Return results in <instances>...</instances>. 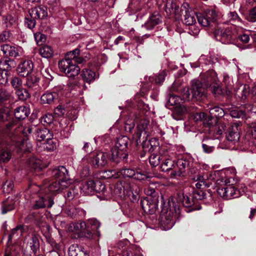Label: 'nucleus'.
<instances>
[{
    "label": "nucleus",
    "mask_w": 256,
    "mask_h": 256,
    "mask_svg": "<svg viewBox=\"0 0 256 256\" xmlns=\"http://www.w3.org/2000/svg\"><path fill=\"white\" fill-rule=\"evenodd\" d=\"M46 186V185L44 184L40 188L38 186L34 185L30 187V190L38 192V194L34 195V197H33V200H32V207L34 209H38L45 207L50 208L52 206L54 203V200L52 197L49 196L48 194H54L48 190Z\"/></svg>",
    "instance_id": "f257e3e1"
},
{
    "label": "nucleus",
    "mask_w": 256,
    "mask_h": 256,
    "mask_svg": "<svg viewBox=\"0 0 256 256\" xmlns=\"http://www.w3.org/2000/svg\"><path fill=\"white\" fill-rule=\"evenodd\" d=\"M215 174L220 176V178L216 180L218 184L220 185L217 188L218 194L225 200L238 198L240 196L238 190L230 183V180L224 176V174L222 172H216Z\"/></svg>",
    "instance_id": "7ed1b4c3"
},
{
    "label": "nucleus",
    "mask_w": 256,
    "mask_h": 256,
    "mask_svg": "<svg viewBox=\"0 0 256 256\" xmlns=\"http://www.w3.org/2000/svg\"><path fill=\"white\" fill-rule=\"evenodd\" d=\"M33 68L34 65L31 60H25L19 64L17 68V72L20 76L26 77L32 72Z\"/></svg>",
    "instance_id": "5701e85b"
},
{
    "label": "nucleus",
    "mask_w": 256,
    "mask_h": 256,
    "mask_svg": "<svg viewBox=\"0 0 256 256\" xmlns=\"http://www.w3.org/2000/svg\"><path fill=\"white\" fill-rule=\"evenodd\" d=\"M178 199L185 207H191L196 204L194 199L191 200L190 196L184 192H179L178 194Z\"/></svg>",
    "instance_id": "4c0bfd02"
},
{
    "label": "nucleus",
    "mask_w": 256,
    "mask_h": 256,
    "mask_svg": "<svg viewBox=\"0 0 256 256\" xmlns=\"http://www.w3.org/2000/svg\"><path fill=\"white\" fill-rule=\"evenodd\" d=\"M226 138L228 141L234 142V143L238 140L240 134L236 126H232V129L229 130Z\"/></svg>",
    "instance_id": "a18cd8bd"
},
{
    "label": "nucleus",
    "mask_w": 256,
    "mask_h": 256,
    "mask_svg": "<svg viewBox=\"0 0 256 256\" xmlns=\"http://www.w3.org/2000/svg\"><path fill=\"white\" fill-rule=\"evenodd\" d=\"M58 68L61 72L69 78H73L78 74L80 68L71 59H62L58 62Z\"/></svg>",
    "instance_id": "1a4fd4ad"
},
{
    "label": "nucleus",
    "mask_w": 256,
    "mask_h": 256,
    "mask_svg": "<svg viewBox=\"0 0 256 256\" xmlns=\"http://www.w3.org/2000/svg\"><path fill=\"white\" fill-rule=\"evenodd\" d=\"M162 17L158 12H154L149 18L148 20L142 26L146 30L153 29L156 25L162 22Z\"/></svg>",
    "instance_id": "bb28decb"
},
{
    "label": "nucleus",
    "mask_w": 256,
    "mask_h": 256,
    "mask_svg": "<svg viewBox=\"0 0 256 256\" xmlns=\"http://www.w3.org/2000/svg\"><path fill=\"white\" fill-rule=\"evenodd\" d=\"M87 225L88 228L90 226L92 230H96V234L100 236V232L98 230V229L100 226V223L96 219L93 218L88 220Z\"/></svg>",
    "instance_id": "864d4df0"
},
{
    "label": "nucleus",
    "mask_w": 256,
    "mask_h": 256,
    "mask_svg": "<svg viewBox=\"0 0 256 256\" xmlns=\"http://www.w3.org/2000/svg\"><path fill=\"white\" fill-rule=\"evenodd\" d=\"M30 113V110L28 108L22 106L15 109L14 114L16 119L22 120L27 118Z\"/></svg>",
    "instance_id": "c9c22d12"
},
{
    "label": "nucleus",
    "mask_w": 256,
    "mask_h": 256,
    "mask_svg": "<svg viewBox=\"0 0 256 256\" xmlns=\"http://www.w3.org/2000/svg\"><path fill=\"white\" fill-rule=\"evenodd\" d=\"M118 173V176H122L125 178H132L138 180H144L149 178L146 172L140 170H134L131 168H123L120 170Z\"/></svg>",
    "instance_id": "4468645a"
},
{
    "label": "nucleus",
    "mask_w": 256,
    "mask_h": 256,
    "mask_svg": "<svg viewBox=\"0 0 256 256\" xmlns=\"http://www.w3.org/2000/svg\"><path fill=\"white\" fill-rule=\"evenodd\" d=\"M182 100H184L183 98H182L174 94H170L168 100L167 105L168 106H176L180 104Z\"/></svg>",
    "instance_id": "8fccbe9b"
},
{
    "label": "nucleus",
    "mask_w": 256,
    "mask_h": 256,
    "mask_svg": "<svg viewBox=\"0 0 256 256\" xmlns=\"http://www.w3.org/2000/svg\"><path fill=\"white\" fill-rule=\"evenodd\" d=\"M46 142L44 143V148L48 151H53L56 149L58 146V142L56 140L52 138L46 140Z\"/></svg>",
    "instance_id": "09e8293b"
},
{
    "label": "nucleus",
    "mask_w": 256,
    "mask_h": 256,
    "mask_svg": "<svg viewBox=\"0 0 256 256\" xmlns=\"http://www.w3.org/2000/svg\"><path fill=\"white\" fill-rule=\"evenodd\" d=\"M89 161L87 156L84 157L80 162V165L78 167V169L81 170L83 168H84V172L82 173V176H86L88 174V167Z\"/></svg>",
    "instance_id": "3c124183"
},
{
    "label": "nucleus",
    "mask_w": 256,
    "mask_h": 256,
    "mask_svg": "<svg viewBox=\"0 0 256 256\" xmlns=\"http://www.w3.org/2000/svg\"><path fill=\"white\" fill-rule=\"evenodd\" d=\"M64 86H59L54 88L52 92L47 91L40 98L42 104H51L64 95Z\"/></svg>",
    "instance_id": "9b49d317"
},
{
    "label": "nucleus",
    "mask_w": 256,
    "mask_h": 256,
    "mask_svg": "<svg viewBox=\"0 0 256 256\" xmlns=\"http://www.w3.org/2000/svg\"><path fill=\"white\" fill-rule=\"evenodd\" d=\"M29 14L32 18L43 19L48 16L47 8L44 6L34 7L29 11Z\"/></svg>",
    "instance_id": "393cba45"
},
{
    "label": "nucleus",
    "mask_w": 256,
    "mask_h": 256,
    "mask_svg": "<svg viewBox=\"0 0 256 256\" xmlns=\"http://www.w3.org/2000/svg\"><path fill=\"white\" fill-rule=\"evenodd\" d=\"M14 184L10 180H6L2 186V189L4 193H10L13 188Z\"/></svg>",
    "instance_id": "338daca9"
},
{
    "label": "nucleus",
    "mask_w": 256,
    "mask_h": 256,
    "mask_svg": "<svg viewBox=\"0 0 256 256\" xmlns=\"http://www.w3.org/2000/svg\"><path fill=\"white\" fill-rule=\"evenodd\" d=\"M10 73L8 71L0 70V84H6L8 81V77Z\"/></svg>",
    "instance_id": "69168bd1"
},
{
    "label": "nucleus",
    "mask_w": 256,
    "mask_h": 256,
    "mask_svg": "<svg viewBox=\"0 0 256 256\" xmlns=\"http://www.w3.org/2000/svg\"><path fill=\"white\" fill-rule=\"evenodd\" d=\"M54 120V116L52 114H46L42 118V123L44 125H48L52 123Z\"/></svg>",
    "instance_id": "774afa93"
},
{
    "label": "nucleus",
    "mask_w": 256,
    "mask_h": 256,
    "mask_svg": "<svg viewBox=\"0 0 256 256\" xmlns=\"http://www.w3.org/2000/svg\"><path fill=\"white\" fill-rule=\"evenodd\" d=\"M28 164L30 168L35 170L41 169L43 168L42 161L34 156L31 157L28 159Z\"/></svg>",
    "instance_id": "c03bdc74"
},
{
    "label": "nucleus",
    "mask_w": 256,
    "mask_h": 256,
    "mask_svg": "<svg viewBox=\"0 0 256 256\" xmlns=\"http://www.w3.org/2000/svg\"><path fill=\"white\" fill-rule=\"evenodd\" d=\"M223 82L226 88L230 93L234 86V82L232 78L227 73L224 72L223 74Z\"/></svg>",
    "instance_id": "603ef678"
},
{
    "label": "nucleus",
    "mask_w": 256,
    "mask_h": 256,
    "mask_svg": "<svg viewBox=\"0 0 256 256\" xmlns=\"http://www.w3.org/2000/svg\"><path fill=\"white\" fill-rule=\"evenodd\" d=\"M40 78L34 75L26 76L25 85L28 88L32 90H37L39 88Z\"/></svg>",
    "instance_id": "7c9ffc66"
},
{
    "label": "nucleus",
    "mask_w": 256,
    "mask_h": 256,
    "mask_svg": "<svg viewBox=\"0 0 256 256\" xmlns=\"http://www.w3.org/2000/svg\"><path fill=\"white\" fill-rule=\"evenodd\" d=\"M173 214V212L170 210L166 212L162 210L160 218V224L162 229L167 230L172 228L175 223Z\"/></svg>",
    "instance_id": "dca6fc26"
},
{
    "label": "nucleus",
    "mask_w": 256,
    "mask_h": 256,
    "mask_svg": "<svg viewBox=\"0 0 256 256\" xmlns=\"http://www.w3.org/2000/svg\"><path fill=\"white\" fill-rule=\"evenodd\" d=\"M26 228L22 225H18L12 228L8 235V241L12 242V240H17L22 236Z\"/></svg>",
    "instance_id": "c85d7f7f"
},
{
    "label": "nucleus",
    "mask_w": 256,
    "mask_h": 256,
    "mask_svg": "<svg viewBox=\"0 0 256 256\" xmlns=\"http://www.w3.org/2000/svg\"><path fill=\"white\" fill-rule=\"evenodd\" d=\"M225 110L228 112L230 116L234 118H244L246 116V112L241 108L232 106H228Z\"/></svg>",
    "instance_id": "c756f323"
},
{
    "label": "nucleus",
    "mask_w": 256,
    "mask_h": 256,
    "mask_svg": "<svg viewBox=\"0 0 256 256\" xmlns=\"http://www.w3.org/2000/svg\"><path fill=\"white\" fill-rule=\"evenodd\" d=\"M209 112L210 116H208V120L212 118L216 119V120L218 118L222 117L227 112L226 110H224L218 106L210 108Z\"/></svg>",
    "instance_id": "72a5a7b5"
},
{
    "label": "nucleus",
    "mask_w": 256,
    "mask_h": 256,
    "mask_svg": "<svg viewBox=\"0 0 256 256\" xmlns=\"http://www.w3.org/2000/svg\"><path fill=\"white\" fill-rule=\"evenodd\" d=\"M188 4H183L180 8L182 14L184 15V19L183 22L186 25H192L196 22L195 12L188 8Z\"/></svg>",
    "instance_id": "a211bd4d"
},
{
    "label": "nucleus",
    "mask_w": 256,
    "mask_h": 256,
    "mask_svg": "<svg viewBox=\"0 0 256 256\" xmlns=\"http://www.w3.org/2000/svg\"><path fill=\"white\" fill-rule=\"evenodd\" d=\"M160 168L163 172H168L172 170H174V162L168 156H162Z\"/></svg>",
    "instance_id": "f704fd0d"
},
{
    "label": "nucleus",
    "mask_w": 256,
    "mask_h": 256,
    "mask_svg": "<svg viewBox=\"0 0 256 256\" xmlns=\"http://www.w3.org/2000/svg\"><path fill=\"white\" fill-rule=\"evenodd\" d=\"M80 188L85 194H92L94 192H103L105 189V186L99 180H90L84 182Z\"/></svg>",
    "instance_id": "f8f14e48"
},
{
    "label": "nucleus",
    "mask_w": 256,
    "mask_h": 256,
    "mask_svg": "<svg viewBox=\"0 0 256 256\" xmlns=\"http://www.w3.org/2000/svg\"><path fill=\"white\" fill-rule=\"evenodd\" d=\"M0 50L6 56L16 58L23 54L22 48L18 46H10L8 44L2 45Z\"/></svg>",
    "instance_id": "f3484780"
},
{
    "label": "nucleus",
    "mask_w": 256,
    "mask_h": 256,
    "mask_svg": "<svg viewBox=\"0 0 256 256\" xmlns=\"http://www.w3.org/2000/svg\"><path fill=\"white\" fill-rule=\"evenodd\" d=\"M20 250L15 246L8 248L6 250L4 256H19Z\"/></svg>",
    "instance_id": "052dcab7"
},
{
    "label": "nucleus",
    "mask_w": 256,
    "mask_h": 256,
    "mask_svg": "<svg viewBox=\"0 0 256 256\" xmlns=\"http://www.w3.org/2000/svg\"><path fill=\"white\" fill-rule=\"evenodd\" d=\"M162 156L160 154H152L149 158V162L150 165L154 167L158 166L162 160Z\"/></svg>",
    "instance_id": "5fc2aeb1"
},
{
    "label": "nucleus",
    "mask_w": 256,
    "mask_h": 256,
    "mask_svg": "<svg viewBox=\"0 0 256 256\" xmlns=\"http://www.w3.org/2000/svg\"><path fill=\"white\" fill-rule=\"evenodd\" d=\"M224 16L221 17L224 20L230 22L232 24V26H236V29L242 28V26L244 25V22L242 20L236 12H230L224 16V18H223Z\"/></svg>",
    "instance_id": "4be33fe9"
},
{
    "label": "nucleus",
    "mask_w": 256,
    "mask_h": 256,
    "mask_svg": "<svg viewBox=\"0 0 256 256\" xmlns=\"http://www.w3.org/2000/svg\"><path fill=\"white\" fill-rule=\"evenodd\" d=\"M74 227V230L75 231H80L82 233L86 228H88L87 224L84 222H78L74 223L72 224Z\"/></svg>",
    "instance_id": "680f3d73"
},
{
    "label": "nucleus",
    "mask_w": 256,
    "mask_h": 256,
    "mask_svg": "<svg viewBox=\"0 0 256 256\" xmlns=\"http://www.w3.org/2000/svg\"><path fill=\"white\" fill-rule=\"evenodd\" d=\"M204 142L202 144L204 151L206 153H210L214 151V147L211 145L212 140L206 139L203 140Z\"/></svg>",
    "instance_id": "6e6d98bb"
},
{
    "label": "nucleus",
    "mask_w": 256,
    "mask_h": 256,
    "mask_svg": "<svg viewBox=\"0 0 256 256\" xmlns=\"http://www.w3.org/2000/svg\"><path fill=\"white\" fill-rule=\"evenodd\" d=\"M39 52L40 54L44 58H50L54 52L52 48L48 45L44 46L40 48Z\"/></svg>",
    "instance_id": "de8ad7c7"
},
{
    "label": "nucleus",
    "mask_w": 256,
    "mask_h": 256,
    "mask_svg": "<svg viewBox=\"0 0 256 256\" xmlns=\"http://www.w3.org/2000/svg\"><path fill=\"white\" fill-rule=\"evenodd\" d=\"M164 2L166 3L165 10L168 14H178L179 5L174 0H168Z\"/></svg>",
    "instance_id": "2f4dec72"
},
{
    "label": "nucleus",
    "mask_w": 256,
    "mask_h": 256,
    "mask_svg": "<svg viewBox=\"0 0 256 256\" xmlns=\"http://www.w3.org/2000/svg\"><path fill=\"white\" fill-rule=\"evenodd\" d=\"M149 126L148 120L143 119L140 120L137 125L136 132L134 136L137 143L146 142L150 133Z\"/></svg>",
    "instance_id": "9d476101"
},
{
    "label": "nucleus",
    "mask_w": 256,
    "mask_h": 256,
    "mask_svg": "<svg viewBox=\"0 0 256 256\" xmlns=\"http://www.w3.org/2000/svg\"><path fill=\"white\" fill-rule=\"evenodd\" d=\"M189 162L188 160L184 159H179L176 163H174V170L172 171L170 176L174 178L177 176H180L184 172L186 168H188Z\"/></svg>",
    "instance_id": "412c9836"
},
{
    "label": "nucleus",
    "mask_w": 256,
    "mask_h": 256,
    "mask_svg": "<svg viewBox=\"0 0 256 256\" xmlns=\"http://www.w3.org/2000/svg\"><path fill=\"white\" fill-rule=\"evenodd\" d=\"M192 179L195 182H197L195 184V186L198 189L208 188L210 185L207 174L202 173H198V174L195 176Z\"/></svg>",
    "instance_id": "a878e982"
},
{
    "label": "nucleus",
    "mask_w": 256,
    "mask_h": 256,
    "mask_svg": "<svg viewBox=\"0 0 256 256\" xmlns=\"http://www.w3.org/2000/svg\"><path fill=\"white\" fill-rule=\"evenodd\" d=\"M24 242H26L28 246L30 248L34 254H36L40 248L38 236L34 234H29L26 236Z\"/></svg>",
    "instance_id": "b1692460"
},
{
    "label": "nucleus",
    "mask_w": 256,
    "mask_h": 256,
    "mask_svg": "<svg viewBox=\"0 0 256 256\" xmlns=\"http://www.w3.org/2000/svg\"><path fill=\"white\" fill-rule=\"evenodd\" d=\"M66 214L71 218H76L78 216H83L86 214V211L80 208H70L66 210Z\"/></svg>",
    "instance_id": "e433bc0d"
},
{
    "label": "nucleus",
    "mask_w": 256,
    "mask_h": 256,
    "mask_svg": "<svg viewBox=\"0 0 256 256\" xmlns=\"http://www.w3.org/2000/svg\"><path fill=\"white\" fill-rule=\"evenodd\" d=\"M158 197L147 196L141 200V206L146 213L152 214L158 208Z\"/></svg>",
    "instance_id": "2eb2a0df"
},
{
    "label": "nucleus",
    "mask_w": 256,
    "mask_h": 256,
    "mask_svg": "<svg viewBox=\"0 0 256 256\" xmlns=\"http://www.w3.org/2000/svg\"><path fill=\"white\" fill-rule=\"evenodd\" d=\"M108 154L102 152H98L93 156L92 162L94 167L104 166L107 164Z\"/></svg>",
    "instance_id": "cd10ccee"
},
{
    "label": "nucleus",
    "mask_w": 256,
    "mask_h": 256,
    "mask_svg": "<svg viewBox=\"0 0 256 256\" xmlns=\"http://www.w3.org/2000/svg\"><path fill=\"white\" fill-rule=\"evenodd\" d=\"M173 116L176 114L178 116H180L187 112V108L184 105L178 104L174 107Z\"/></svg>",
    "instance_id": "13d9d810"
},
{
    "label": "nucleus",
    "mask_w": 256,
    "mask_h": 256,
    "mask_svg": "<svg viewBox=\"0 0 256 256\" xmlns=\"http://www.w3.org/2000/svg\"><path fill=\"white\" fill-rule=\"evenodd\" d=\"M204 124L206 128L208 129L206 130L208 131L210 134H213L216 138H218L224 131V127L220 126L217 123V120L216 119L206 118L204 121Z\"/></svg>",
    "instance_id": "ddd939ff"
},
{
    "label": "nucleus",
    "mask_w": 256,
    "mask_h": 256,
    "mask_svg": "<svg viewBox=\"0 0 256 256\" xmlns=\"http://www.w3.org/2000/svg\"><path fill=\"white\" fill-rule=\"evenodd\" d=\"M205 89L201 82L195 79L191 81L190 89L184 88L180 90V91L184 100H196L200 101L206 97Z\"/></svg>",
    "instance_id": "39448f33"
},
{
    "label": "nucleus",
    "mask_w": 256,
    "mask_h": 256,
    "mask_svg": "<svg viewBox=\"0 0 256 256\" xmlns=\"http://www.w3.org/2000/svg\"><path fill=\"white\" fill-rule=\"evenodd\" d=\"M36 136L38 140L42 141L52 138V134L46 128L39 129L36 131Z\"/></svg>",
    "instance_id": "ea45409f"
},
{
    "label": "nucleus",
    "mask_w": 256,
    "mask_h": 256,
    "mask_svg": "<svg viewBox=\"0 0 256 256\" xmlns=\"http://www.w3.org/2000/svg\"><path fill=\"white\" fill-rule=\"evenodd\" d=\"M16 146L22 152H30L32 148V144L28 139H24L21 142L16 143Z\"/></svg>",
    "instance_id": "49530a36"
},
{
    "label": "nucleus",
    "mask_w": 256,
    "mask_h": 256,
    "mask_svg": "<svg viewBox=\"0 0 256 256\" xmlns=\"http://www.w3.org/2000/svg\"><path fill=\"white\" fill-rule=\"evenodd\" d=\"M140 190L138 186L130 180H122L115 186L114 192L119 196H126L132 202L138 200Z\"/></svg>",
    "instance_id": "20e7f679"
},
{
    "label": "nucleus",
    "mask_w": 256,
    "mask_h": 256,
    "mask_svg": "<svg viewBox=\"0 0 256 256\" xmlns=\"http://www.w3.org/2000/svg\"><path fill=\"white\" fill-rule=\"evenodd\" d=\"M234 94L236 98L244 100L249 94V88L247 85L241 84L234 89Z\"/></svg>",
    "instance_id": "473e14b6"
},
{
    "label": "nucleus",
    "mask_w": 256,
    "mask_h": 256,
    "mask_svg": "<svg viewBox=\"0 0 256 256\" xmlns=\"http://www.w3.org/2000/svg\"><path fill=\"white\" fill-rule=\"evenodd\" d=\"M82 76L84 81L90 83L96 78V73L89 69H84L82 72Z\"/></svg>",
    "instance_id": "a19ab883"
},
{
    "label": "nucleus",
    "mask_w": 256,
    "mask_h": 256,
    "mask_svg": "<svg viewBox=\"0 0 256 256\" xmlns=\"http://www.w3.org/2000/svg\"><path fill=\"white\" fill-rule=\"evenodd\" d=\"M16 94L20 100H26L30 96L28 91L23 88H20L16 90Z\"/></svg>",
    "instance_id": "4d7b16f0"
},
{
    "label": "nucleus",
    "mask_w": 256,
    "mask_h": 256,
    "mask_svg": "<svg viewBox=\"0 0 256 256\" xmlns=\"http://www.w3.org/2000/svg\"><path fill=\"white\" fill-rule=\"evenodd\" d=\"M167 75V71L166 70H163L160 72L158 75L154 76H150L148 78L146 76L144 79L146 80V84L144 86L146 88L148 87L149 88H152V85L153 83L156 84H160L164 80L165 76Z\"/></svg>",
    "instance_id": "6ab92c4d"
},
{
    "label": "nucleus",
    "mask_w": 256,
    "mask_h": 256,
    "mask_svg": "<svg viewBox=\"0 0 256 256\" xmlns=\"http://www.w3.org/2000/svg\"><path fill=\"white\" fill-rule=\"evenodd\" d=\"M16 201L14 202L12 199L8 198L2 203V213L5 214L8 212L14 209L16 204Z\"/></svg>",
    "instance_id": "37998d69"
},
{
    "label": "nucleus",
    "mask_w": 256,
    "mask_h": 256,
    "mask_svg": "<svg viewBox=\"0 0 256 256\" xmlns=\"http://www.w3.org/2000/svg\"><path fill=\"white\" fill-rule=\"evenodd\" d=\"M196 16L202 26L207 27L212 26L223 15L218 9L212 8L205 10L202 14H198Z\"/></svg>",
    "instance_id": "0eeeda50"
},
{
    "label": "nucleus",
    "mask_w": 256,
    "mask_h": 256,
    "mask_svg": "<svg viewBox=\"0 0 256 256\" xmlns=\"http://www.w3.org/2000/svg\"><path fill=\"white\" fill-rule=\"evenodd\" d=\"M236 26H231L226 29L218 28L215 31L216 38L224 44H230L237 38L238 34L242 28L236 29Z\"/></svg>",
    "instance_id": "6e6552de"
},
{
    "label": "nucleus",
    "mask_w": 256,
    "mask_h": 256,
    "mask_svg": "<svg viewBox=\"0 0 256 256\" xmlns=\"http://www.w3.org/2000/svg\"><path fill=\"white\" fill-rule=\"evenodd\" d=\"M130 142L129 138L126 136H120L115 144V146L111 150L110 160L118 162L121 160H124L128 156L127 148Z\"/></svg>",
    "instance_id": "423d86ee"
},
{
    "label": "nucleus",
    "mask_w": 256,
    "mask_h": 256,
    "mask_svg": "<svg viewBox=\"0 0 256 256\" xmlns=\"http://www.w3.org/2000/svg\"><path fill=\"white\" fill-rule=\"evenodd\" d=\"M52 176L58 180L46 184L50 192L56 194L68 186L67 181L69 180V176L68 170L64 166H58L54 168L52 171Z\"/></svg>",
    "instance_id": "f03ea898"
},
{
    "label": "nucleus",
    "mask_w": 256,
    "mask_h": 256,
    "mask_svg": "<svg viewBox=\"0 0 256 256\" xmlns=\"http://www.w3.org/2000/svg\"><path fill=\"white\" fill-rule=\"evenodd\" d=\"M218 62V58L214 56H208L204 55H202L198 59L199 66H202L203 65H208L215 64Z\"/></svg>",
    "instance_id": "79ce46f5"
},
{
    "label": "nucleus",
    "mask_w": 256,
    "mask_h": 256,
    "mask_svg": "<svg viewBox=\"0 0 256 256\" xmlns=\"http://www.w3.org/2000/svg\"><path fill=\"white\" fill-rule=\"evenodd\" d=\"M10 83L12 87L15 90H17L22 87V82L20 78L18 77H12Z\"/></svg>",
    "instance_id": "0e129e2a"
},
{
    "label": "nucleus",
    "mask_w": 256,
    "mask_h": 256,
    "mask_svg": "<svg viewBox=\"0 0 256 256\" xmlns=\"http://www.w3.org/2000/svg\"><path fill=\"white\" fill-rule=\"evenodd\" d=\"M218 78L215 71L213 70L207 72L202 77V80L200 81L202 86L205 88L210 87L217 82Z\"/></svg>",
    "instance_id": "aec40b11"
},
{
    "label": "nucleus",
    "mask_w": 256,
    "mask_h": 256,
    "mask_svg": "<svg viewBox=\"0 0 256 256\" xmlns=\"http://www.w3.org/2000/svg\"><path fill=\"white\" fill-rule=\"evenodd\" d=\"M52 246L53 248V250L51 251H50L48 253L54 256H60L58 251H60L62 250V245L60 244H56L54 242L52 244Z\"/></svg>",
    "instance_id": "e2e57ef3"
},
{
    "label": "nucleus",
    "mask_w": 256,
    "mask_h": 256,
    "mask_svg": "<svg viewBox=\"0 0 256 256\" xmlns=\"http://www.w3.org/2000/svg\"><path fill=\"white\" fill-rule=\"evenodd\" d=\"M192 198L194 200H203L206 198V193L202 190H194Z\"/></svg>",
    "instance_id": "bf43d9fd"
},
{
    "label": "nucleus",
    "mask_w": 256,
    "mask_h": 256,
    "mask_svg": "<svg viewBox=\"0 0 256 256\" xmlns=\"http://www.w3.org/2000/svg\"><path fill=\"white\" fill-rule=\"evenodd\" d=\"M68 256H88L82 248L78 245H71L68 249Z\"/></svg>",
    "instance_id": "58836bf2"
}]
</instances>
